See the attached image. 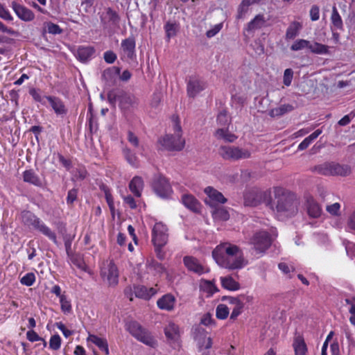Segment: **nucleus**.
<instances>
[{"label": "nucleus", "instance_id": "nucleus-36", "mask_svg": "<svg viewBox=\"0 0 355 355\" xmlns=\"http://www.w3.org/2000/svg\"><path fill=\"white\" fill-rule=\"evenodd\" d=\"M309 49L315 54L327 55L329 54V46L318 42L311 43L309 42Z\"/></svg>", "mask_w": 355, "mask_h": 355}, {"label": "nucleus", "instance_id": "nucleus-61", "mask_svg": "<svg viewBox=\"0 0 355 355\" xmlns=\"http://www.w3.org/2000/svg\"><path fill=\"white\" fill-rule=\"evenodd\" d=\"M123 201L131 209H135L137 207V202L131 196L123 197Z\"/></svg>", "mask_w": 355, "mask_h": 355}, {"label": "nucleus", "instance_id": "nucleus-46", "mask_svg": "<svg viewBox=\"0 0 355 355\" xmlns=\"http://www.w3.org/2000/svg\"><path fill=\"white\" fill-rule=\"evenodd\" d=\"M309 41L304 39L297 40L291 45V49L294 51H300L305 48L309 49Z\"/></svg>", "mask_w": 355, "mask_h": 355}, {"label": "nucleus", "instance_id": "nucleus-9", "mask_svg": "<svg viewBox=\"0 0 355 355\" xmlns=\"http://www.w3.org/2000/svg\"><path fill=\"white\" fill-rule=\"evenodd\" d=\"M101 276L110 286H115L119 282V270L112 259L104 261L101 266Z\"/></svg>", "mask_w": 355, "mask_h": 355}, {"label": "nucleus", "instance_id": "nucleus-21", "mask_svg": "<svg viewBox=\"0 0 355 355\" xmlns=\"http://www.w3.org/2000/svg\"><path fill=\"white\" fill-rule=\"evenodd\" d=\"M176 304V298L172 294L164 295L157 301L159 309L167 311H173Z\"/></svg>", "mask_w": 355, "mask_h": 355}, {"label": "nucleus", "instance_id": "nucleus-20", "mask_svg": "<svg viewBox=\"0 0 355 355\" xmlns=\"http://www.w3.org/2000/svg\"><path fill=\"white\" fill-rule=\"evenodd\" d=\"M48 103L57 116L63 117L67 115L68 109L60 98L51 96L48 98Z\"/></svg>", "mask_w": 355, "mask_h": 355}, {"label": "nucleus", "instance_id": "nucleus-28", "mask_svg": "<svg viewBox=\"0 0 355 355\" xmlns=\"http://www.w3.org/2000/svg\"><path fill=\"white\" fill-rule=\"evenodd\" d=\"M220 280L222 287L226 290L236 291L240 289L239 283L231 276L221 277Z\"/></svg>", "mask_w": 355, "mask_h": 355}, {"label": "nucleus", "instance_id": "nucleus-64", "mask_svg": "<svg viewBox=\"0 0 355 355\" xmlns=\"http://www.w3.org/2000/svg\"><path fill=\"white\" fill-rule=\"evenodd\" d=\"M107 15L109 16L110 17V20L114 24H117L119 21V17L118 15V14L111 10V9H108L107 12Z\"/></svg>", "mask_w": 355, "mask_h": 355}, {"label": "nucleus", "instance_id": "nucleus-50", "mask_svg": "<svg viewBox=\"0 0 355 355\" xmlns=\"http://www.w3.org/2000/svg\"><path fill=\"white\" fill-rule=\"evenodd\" d=\"M60 303L62 312L64 313H69L71 311V302L67 299L66 295L60 296Z\"/></svg>", "mask_w": 355, "mask_h": 355}, {"label": "nucleus", "instance_id": "nucleus-1", "mask_svg": "<svg viewBox=\"0 0 355 355\" xmlns=\"http://www.w3.org/2000/svg\"><path fill=\"white\" fill-rule=\"evenodd\" d=\"M212 257L220 267L230 270L241 269L248 264L241 249L230 242L218 245L212 251Z\"/></svg>", "mask_w": 355, "mask_h": 355}, {"label": "nucleus", "instance_id": "nucleus-30", "mask_svg": "<svg viewBox=\"0 0 355 355\" xmlns=\"http://www.w3.org/2000/svg\"><path fill=\"white\" fill-rule=\"evenodd\" d=\"M308 214L313 218H318L321 215L322 209L320 205L313 198H309L306 200Z\"/></svg>", "mask_w": 355, "mask_h": 355}, {"label": "nucleus", "instance_id": "nucleus-60", "mask_svg": "<svg viewBox=\"0 0 355 355\" xmlns=\"http://www.w3.org/2000/svg\"><path fill=\"white\" fill-rule=\"evenodd\" d=\"M310 17L312 21H317L320 17V10L317 6H313L310 10Z\"/></svg>", "mask_w": 355, "mask_h": 355}, {"label": "nucleus", "instance_id": "nucleus-14", "mask_svg": "<svg viewBox=\"0 0 355 355\" xmlns=\"http://www.w3.org/2000/svg\"><path fill=\"white\" fill-rule=\"evenodd\" d=\"M207 331L201 327H197L195 330L194 340L196 343L199 352H202L203 350L209 349L211 347V339L207 336Z\"/></svg>", "mask_w": 355, "mask_h": 355}, {"label": "nucleus", "instance_id": "nucleus-53", "mask_svg": "<svg viewBox=\"0 0 355 355\" xmlns=\"http://www.w3.org/2000/svg\"><path fill=\"white\" fill-rule=\"evenodd\" d=\"M293 78V71L291 69H286L284 72L283 83L288 87L291 85Z\"/></svg>", "mask_w": 355, "mask_h": 355}, {"label": "nucleus", "instance_id": "nucleus-59", "mask_svg": "<svg viewBox=\"0 0 355 355\" xmlns=\"http://www.w3.org/2000/svg\"><path fill=\"white\" fill-rule=\"evenodd\" d=\"M46 28H47V31L51 34L55 35V34H59L62 32V30L59 27V26L57 24H53V23L47 24Z\"/></svg>", "mask_w": 355, "mask_h": 355}, {"label": "nucleus", "instance_id": "nucleus-35", "mask_svg": "<svg viewBox=\"0 0 355 355\" xmlns=\"http://www.w3.org/2000/svg\"><path fill=\"white\" fill-rule=\"evenodd\" d=\"M121 48L128 58H132L135 49V42L134 40L127 38L123 40L121 42Z\"/></svg>", "mask_w": 355, "mask_h": 355}, {"label": "nucleus", "instance_id": "nucleus-6", "mask_svg": "<svg viewBox=\"0 0 355 355\" xmlns=\"http://www.w3.org/2000/svg\"><path fill=\"white\" fill-rule=\"evenodd\" d=\"M313 171L323 175L346 176L351 173V168L349 166L334 162H326L315 166Z\"/></svg>", "mask_w": 355, "mask_h": 355}, {"label": "nucleus", "instance_id": "nucleus-40", "mask_svg": "<svg viewBox=\"0 0 355 355\" xmlns=\"http://www.w3.org/2000/svg\"><path fill=\"white\" fill-rule=\"evenodd\" d=\"M230 314V308L228 307L227 303L220 304L217 306L216 309V315L217 318L224 320L227 318Z\"/></svg>", "mask_w": 355, "mask_h": 355}, {"label": "nucleus", "instance_id": "nucleus-4", "mask_svg": "<svg viewBox=\"0 0 355 355\" xmlns=\"http://www.w3.org/2000/svg\"><path fill=\"white\" fill-rule=\"evenodd\" d=\"M222 300L225 301L230 306L232 309L230 319L235 320L243 313L246 304H252L254 297L251 295L241 294L235 297L224 296L222 297Z\"/></svg>", "mask_w": 355, "mask_h": 355}, {"label": "nucleus", "instance_id": "nucleus-34", "mask_svg": "<svg viewBox=\"0 0 355 355\" xmlns=\"http://www.w3.org/2000/svg\"><path fill=\"white\" fill-rule=\"evenodd\" d=\"M23 179L24 182H28L33 185H41L40 179L32 169L26 170L23 173Z\"/></svg>", "mask_w": 355, "mask_h": 355}, {"label": "nucleus", "instance_id": "nucleus-29", "mask_svg": "<svg viewBox=\"0 0 355 355\" xmlns=\"http://www.w3.org/2000/svg\"><path fill=\"white\" fill-rule=\"evenodd\" d=\"M94 53V49L91 46H80L75 55L80 61L84 62L89 60Z\"/></svg>", "mask_w": 355, "mask_h": 355}, {"label": "nucleus", "instance_id": "nucleus-54", "mask_svg": "<svg viewBox=\"0 0 355 355\" xmlns=\"http://www.w3.org/2000/svg\"><path fill=\"white\" fill-rule=\"evenodd\" d=\"M0 18L6 21H12L13 17L9 10L6 9L3 5L0 3Z\"/></svg>", "mask_w": 355, "mask_h": 355}, {"label": "nucleus", "instance_id": "nucleus-26", "mask_svg": "<svg viewBox=\"0 0 355 355\" xmlns=\"http://www.w3.org/2000/svg\"><path fill=\"white\" fill-rule=\"evenodd\" d=\"M199 286L200 291L205 293L207 297L212 296L218 291L213 281L201 279Z\"/></svg>", "mask_w": 355, "mask_h": 355}, {"label": "nucleus", "instance_id": "nucleus-10", "mask_svg": "<svg viewBox=\"0 0 355 355\" xmlns=\"http://www.w3.org/2000/svg\"><path fill=\"white\" fill-rule=\"evenodd\" d=\"M167 226L162 222H157L152 229V241L159 254V251L164 246L168 238Z\"/></svg>", "mask_w": 355, "mask_h": 355}, {"label": "nucleus", "instance_id": "nucleus-38", "mask_svg": "<svg viewBox=\"0 0 355 355\" xmlns=\"http://www.w3.org/2000/svg\"><path fill=\"white\" fill-rule=\"evenodd\" d=\"M265 23V19L263 15H257L248 24V31H254L261 28Z\"/></svg>", "mask_w": 355, "mask_h": 355}, {"label": "nucleus", "instance_id": "nucleus-19", "mask_svg": "<svg viewBox=\"0 0 355 355\" xmlns=\"http://www.w3.org/2000/svg\"><path fill=\"white\" fill-rule=\"evenodd\" d=\"M164 334L168 340L175 346L179 345L180 333L179 327L174 322H170L164 328Z\"/></svg>", "mask_w": 355, "mask_h": 355}, {"label": "nucleus", "instance_id": "nucleus-55", "mask_svg": "<svg viewBox=\"0 0 355 355\" xmlns=\"http://www.w3.org/2000/svg\"><path fill=\"white\" fill-rule=\"evenodd\" d=\"M137 102H136V99L134 96H124L121 102H120V106L122 107V108H128V107L126 106V103L130 105H133L134 104H135Z\"/></svg>", "mask_w": 355, "mask_h": 355}, {"label": "nucleus", "instance_id": "nucleus-42", "mask_svg": "<svg viewBox=\"0 0 355 355\" xmlns=\"http://www.w3.org/2000/svg\"><path fill=\"white\" fill-rule=\"evenodd\" d=\"M179 27L178 25L175 23H170L167 22L164 26V30L166 31V35L168 40H170L171 37H173L176 35L178 31Z\"/></svg>", "mask_w": 355, "mask_h": 355}, {"label": "nucleus", "instance_id": "nucleus-18", "mask_svg": "<svg viewBox=\"0 0 355 355\" xmlns=\"http://www.w3.org/2000/svg\"><path fill=\"white\" fill-rule=\"evenodd\" d=\"M11 7L16 15L24 21H31L35 18V14L29 8L16 2H12Z\"/></svg>", "mask_w": 355, "mask_h": 355}, {"label": "nucleus", "instance_id": "nucleus-12", "mask_svg": "<svg viewBox=\"0 0 355 355\" xmlns=\"http://www.w3.org/2000/svg\"><path fill=\"white\" fill-rule=\"evenodd\" d=\"M272 237L266 231L256 233L251 239L250 244L257 254H263L271 245Z\"/></svg>", "mask_w": 355, "mask_h": 355}, {"label": "nucleus", "instance_id": "nucleus-63", "mask_svg": "<svg viewBox=\"0 0 355 355\" xmlns=\"http://www.w3.org/2000/svg\"><path fill=\"white\" fill-rule=\"evenodd\" d=\"M27 339L31 342L39 341L40 340V337L39 335L34 331L30 330L26 333Z\"/></svg>", "mask_w": 355, "mask_h": 355}, {"label": "nucleus", "instance_id": "nucleus-32", "mask_svg": "<svg viewBox=\"0 0 355 355\" xmlns=\"http://www.w3.org/2000/svg\"><path fill=\"white\" fill-rule=\"evenodd\" d=\"M120 74V68L117 67H109L103 72V78L109 83H114Z\"/></svg>", "mask_w": 355, "mask_h": 355}, {"label": "nucleus", "instance_id": "nucleus-24", "mask_svg": "<svg viewBox=\"0 0 355 355\" xmlns=\"http://www.w3.org/2000/svg\"><path fill=\"white\" fill-rule=\"evenodd\" d=\"M182 202L187 208L193 212H198L200 210V203L191 194H184L182 196Z\"/></svg>", "mask_w": 355, "mask_h": 355}, {"label": "nucleus", "instance_id": "nucleus-41", "mask_svg": "<svg viewBox=\"0 0 355 355\" xmlns=\"http://www.w3.org/2000/svg\"><path fill=\"white\" fill-rule=\"evenodd\" d=\"M293 107L289 104L282 105L278 107L274 108L270 112L272 116H281L287 112L292 111Z\"/></svg>", "mask_w": 355, "mask_h": 355}, {"label": "nucleus", "instance_id": "nucleus-27", "mask_svg": "<svg viewBox=\"0 0 355 355\" xmlns=\"http://www.w3.org/2000/svg\"><path fill=\"white\" fill-rule=\"evenodd\" d=\"M129 189L137 197H140L144 189V181L141 177L135 176L129 184Z\"/></svg>", "mask_w": 355, "mask_h": 355}, {"label": "nucleus", "instance_id": "nucleus-45", "mask_svg": "<svg viewBox=\"0 0 355 355\" xmlns=\"http://www.w3.org/2000/svg\"><path fill=\"white\" fill-rule=\"evenodd\" d=\"M212 215L215 219L220 220H227L230 218L228 211L223 207L214 209L212 212Z\"/></svg>", "mask_w": 355, "mask_h": 355}, {"label": "nucleus", "instance_id": "nucleus-3", "mask_svg": "<svg viewBox=\"0 0 355 355\" xmlns=\"http://www.w3.org/2000/svg\"><path fill=\"white\" fill-rule=\"evenodd\" d=\"M173 135H166L159 139L162 148L168 150H180L184 147L185 141L182 137V128L178 116H172Z\"/></svg>", "mask_w": 355, "mask_h": 355}, {"label": "nucleus", "instance_id": "nucleus-58", "mask_svg": "<svg viewBox=\"0 0 355 355\" xmlns=\"http://www.w3.org/2000/svg\"><path fill=\"white\" fill-rule=\"evenodd\" d=\"M340 208V205L338 202H335L327 207V211L331 215H338Z\"/></svg>", "mask_w": 355, "mask_h": 355}, {"label": "nucleus", "instance_id": "nucleus-5", "mask_svg": "<svg viewBox=\"0 0 355 355\" xmlns=\"http://www.w3.org/2000/svg\"><path fill=\"white\" fill-rule=\"evenodd\" d=\"M270 196L271 192L269 189H248L244 193V204L246 206L255 207L261 203H265L268 207L270 204Z\"/></svg>", "mask_w": 355, "mask_h": 355}, {"label": "nucleus", "instance_id": "nucleus-52", "mask_svg": "<svg viewBox=\"0 0 355 355\" xmlns=\"http://www.w3.org/2000/svg\"><path fill=\"white\" fill-rule=\"evenodd\" d=\"M61 346V338L58 334L53 335L49 340V347L53 350H58Z\"/></svg>", "mask_w": 355, "mask_h": 355}, {"label": "nucleus", "instance_id": "nucleus-33", "mask_svg": "<svg viewBox=\"0 0 355 355\" xmlns=\"http://www.w3.org/2000/svg\"><path fill=\"white\" fill-rule=\"evenodd\" d=\"M302 24L298 21L292 22L289 26L288 27L286 32V40H293L295 37H297L300 30L302 29Z\"/></svg>", "mask_w": 355, "mask_h": 355}, {"label": "nucleus", "instance_id": "nucleus-31", "mask_svg": "<svg viewBox=\"0 0 355 355\" xmlns=\"http://www.w3.org/2000/svg\"><path fill=\"white\" fill-rule=\"evenodd\" d=\"M293 347L295 351V355H306L307 347L302 336H298L295 338Z\"/></svg>", "mask_w": 355, "mask_h": 355}, {"label": "nucleus", "instance_id": "nucleus-7", "mask_svg": "<svg viewBox=\"0 0 355 355\" xmlns=\"http://www.w3.org/2000/svg\"><path fill=\"white\" fill-rule=\"evenodd\" d=\"M218 153L224 159L232 161L248 159L252 154L251 151L247 148L234 146H221Z\"/></svg>", "mask_w": 355, "mask_h": 355}, {"label": "nucleus", "instance_id": "nucleus-44", "mask_svg": "<svg viewBox=\"0 0 355 355\" xmlns=\"http://www.w3.org/2000/svg\"><path fill=\"white\" fill-rule=\"evenodd\" d=\"M331 21L334 27L340 29L343 27V20L336 6L333 7Z\"/></svg>", "mask_w": 355, "mask_h": 355}, {"label": "nucleus", "instance_id": "nucleus-22", "mask_svg": "<svg viewBox=\"0 0 355 355\" xmlns=\"http://www.w3.org/2000/svg\"><path fill=\"white\" fill-rule=\"evenodd\" d=\"M87 341L97 346L105 355H109L108 343L105 338L89 334Z\"/></svg>", "mask_w": 355, "mask_h": 355}, {"label": "nucleus", "instance_id": "nucleus-15", "mask_svg": "<svg viewBox=\"0 0 355 355\" xmlns=\"http://www.w3.org/2000/svg\"><path fill=\"white\" fill-rule=\"evenodd\" d=\"M153 189L155 193L162 198H169L173 193V190L168 180L164 177H159L154 182Z\"/></svg>", "mask_w": 355, "mask_h": 355}, {"label": "nucleus", "instance_id": "nucleus-43", "mask_svg": "<svg viewBox=\"0 0 355 355\" xmlns=\"http://www.w3.org/2000/svg\"><path fill=\"white\" fill-rule=\"evenodd\" d=\"M123 153L126 160L131 166L135 168H137L139 166V160L135 153L128 148H125L123 150Z\"/></svg>", "mask_w": 355, "mask_h": 355}, {"label": "nucleus", "instance_id": "nucleus-11", "mask_svg": "<svg viewBox=\"0 0 355 355\" xmlns=\"http://www.w3.org/2000/svg\"><path fill=\"white\" fill-rule=\"evenodd\" d=\"M127 329L135 338L143 343L149 346H153L155 344V339L150 334L142 329L138 322L135 321L128 322Z\"/></svg>", "mask_w": 355, "mask_h": 355}, {"label": "nucleus", "instance_id": "nucleus-2", "mask_svg": "<svg viewBox=\"0 0 355 355\" xmlns=\"http://www.w3.org/2000/svg\"><path fill=\"white\" fill-rule=\"evenodd\" d=\"M275 200H270L268 207L276 214L279 220L291 217L297 212V202L294 196L282 187L273 189Z\"/></svg>", "mask_w": 355, "mask_h": 355}, {"label": "nucleus", "instance_id": "nucleus-47", "mask_svg": "<svg viewBox=\"0 0 355 355\" xmlns=\"http://www.w3.org/2000/svg\"><path fill=\"white\" fill-rule=\"evenodd\" d=\"M254 2L255 0H243L239 8L238 17L243 18L244 15L248 12V7Z\"/></svg>", "mask_w": 355, "mask_h": 355}, {"label": "nucleus", "instance_id": "nucleus-23", "mask_svg": "<svg viewBox=\"0 0 355 355\" xmlns=\"http://www.w3.org/2000/svg\"><path fill=\"white\" fill-rule=\"evenodd\" d=\"M134 293L137 297L149 300L157 293V289L153 287L147 288L144 286H137L134 287Z\"/></svg>", "mask_w": 355, "mask_h": 355}, {"label": "nucleus", "instance_id": "nucleus-49", "mask_svg": "<svg viewBox=\"0 0 355 355\" xmlns=\"http://www.w3.org/2000/svg\"><path fill=\"white\" fill-rule=\"evenodd\" d=\"M103 190L104 191L105 200L109 206V208L111 212L114 213L115 207L112 195L108 188L103 187Z\"/></svg>", "mask_w": 355, "mask_h": 355}, {"label": "nucleus", "instance_id": "nucleus-13", "mask_svg": "<svg viewBox=\"0 0 355 355\" xmlns=\"http://www.w3.org/2000/svg\"><path fill=\"white\" fill-rule=\"evenodd\" d=\"M183 263L189 271L198 275L209 272V268L207 266L202 264L198 259L192 256L184 257Z\"/></svg>", "mask_w": 355, "mask_h": 355}, {"label": "nucleus", "instance_id": "nucleus-17", "mask_svg": "<svg viewBox=\"0 0 355 355\" xmlns=\"http://www.w3.org/2000/svg\"><path fill=\"white\" fill-rule=\"evenodd\" d=\"M206 87L205 81L197 77H191L187 83V94L190 97H195Z\"/></svg>", "mask_w": 355, "mask_h": 355}, {"label": "nucleus", "instance_id": "nucleus-25", "mask_svg": "<svg viewBox=\"0 0 355 355\" xmlns=\"http://www.w3.org/2000/svg\"><path fill=\"white\" fill-rule=\"evenodd\" d=\"M214 135L218 139H222L225 141L230 142V143L234 142L236 141V139H237V137L234 134L230 132V130L228 129V126L223 127V128H218L216 130Z\"/></svg>", "mask_w": 355, "mask_h": 355}, {"label": "nucleus", "instance_id": "nucleus-51", "mask_svg": "<svg viewBox=\"0 0 355 355\" xmlns=\"http://www.w3.org/2000/svg\"><path fill=\"white\" fill-rule=\"evenodd\" d=\"M35 282V275L33 272L26 273L20 279L21 284L22 285H25L26 286H32Z\"/></svg>", "mask_w": 355, "mask_h": 355}, {"label": "nucleus", "instance_id": "nucleus-16", "mask_svg": "<svg viewBox=\"0 0 355 355\" xmlns=\"http://www.w3.org/2000/svg\"><path fill=\"white\" fill-rule=\"evenodd\" d=\"M204 192L207 196L205 202L211 207H215L218 204H224L227 201L222 193L211 187H206Z\"/></svg>", "mask_w": 355, "mask_h": 355}, {"label": "nucleus", "instance_id": "nucleus-56", "mask_svg": "<svg viewBox=\"0 0 355 355\" xmlns=\"http://www.w3.org/2000/svg\"><path fill=\"white\" fill-rule=\"evenodd\" d=\"M104 60L108 64H112L116 59V55L112 51H107L104 53Z\"/></svg>", "mask_w": 355, "mask_h": 355}, {"label": "nucleus", "instance_id": "nucleus-39", "mask_svg": "<svg viewBox=\"0 0 355 355\" xmlns=\"http://www.w3.org/2000/svg\"><path fill=\"white\" fill-rule=\"evenodd\" d=\"M216 121L219 128L229 126L230 124V118L228 116L227 111L221 110L217 116Z\"/></svg>", "mask_w": 355, "mask_h": 355}, {"label": "nucleus", "instance_id": "nucleus-62", "mask_svg": "<svg viewBox=\"0 0 355 355\" xmlns=\"http://www.w3.org/2000/svg\"><path fill=\"white\" fill-rule=\"evenodd\" d=\"M345 250L347 255L351 259L355 257V244L352 243H348V244L345 246Z\"/></svg>", "mask_w": 355, "mask_h": 355}, {"label": "nucleus", "instance_id": "nucleus-48", "mask_svg": "<svg viewBox=\"0 0 355 355\" xmlns=\"http://www.w3.org/2000/svg\"><path fill=\"white\" fill-rule=\"evenodd\" d=\"M30 94L32 96V97L35 101L40 102L44 105H46V103H48V98L50 96H42L35 89H32L30 91Z\"/></svg>", "mask_w": 355, "mask_h": 355}, {"label": "nucleus", "instance_id": "nucleus-8", "mask_svg": "<svg viewBox=\"0 0 355 355\" xmlns=\"http://www.w3.org/2000/svg\"><path fill=\"white\" fill-rule=\"evenodd\" d=\"M23 222L33 226L53 242H56L55 234L52 232L42 221L30 211H24L21 214Z\"/></svg>", "mask_w": 355, "mask_h": 355}, {"label": "nucleus", "instance_id": "nucleus-37", "mask_svg": "<svg viewBox=\"0 0 355 355\" xmlns=\"http://www.w3.org/2000/svg\"><path fill=\"white\" fill-rule=\"evenodd\" d=\"M71 262L75 265L80 270L84 271L87 273H90V270L88 266L86 265L85 262L83 259L82 257L78 254H75L71 257L70 258Z\"/></svg>", "mask_w": 355, "mask_h": 355}, {"label": "nucleus", "instance_id": "nucleus-57", "mask_svg": "<svg viewBox=\"0 0 355 355\" xmlns=\"http://www.w3.org/2000/svg\"><path fill=\"white\" fill-rule=\"evenodd\" d=\"M222 27V24H216L211 29L207 31V37L210 38L215 36L221 30Z\"/></svg>", "mask_w": 355, "mask_h": 355}]
</instances>
